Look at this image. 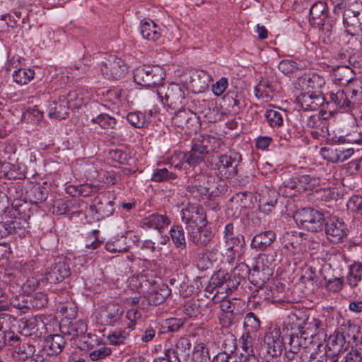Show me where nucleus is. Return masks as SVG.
Instances as JSON below:
<instances>
[{"instance_id":"obj_1","label":"nucleus","mask_w":362,"mask_h":362,"mask_svg":"<svg viewBox=\"0 0 362 362\" xmlns=\"http://www.w3.org/2000/svg\"><path fill=\"white\" fill-rule=\"evenodd\" d=\"M243 271L249 275L250 282L257 287L262 286L273 274L272 264L269 256L259 255L255 261L252 269L245 264H239L235 271Z\"/></svg>"},{"instance_id":"obj_2","label":"nucleus","mask_w":362,"mask_h":362,"mask_svg":"<svg viewBox=\"0 0 362 362\" xmlns=\"http://www.w3.org/2000/svg\"><path fill=\"white\" fill-rule=\"evenodd\" d=\"M319 183V180L308 175H302L286 180L279 187V194L286 197L311 189Z\"/></svg>"},{"instance_id":"obj_3","label":"nucleus","mask_w":362,"mask_h":362,"mask_svg":"<svg viewBox=\"0 0 362 362\" xmlns=\"http://www.w3.org/2000/svg\"><path fill=\"white\" fill-rule=\"evenodd\" d=\"M293 218L302 228L313 233L322 230L325 221L322 214L311 208L298 210Z\"/></svg>"},{"instance_id":"obj_4","label":"nucleus","mask_w":362,"mask_h":362,"mask_svg":"<svg viewBox=\"0 0 362 362\" xmlns=\"http://www.w3.org/2000/svg\"><path fill=\"white\" fill-rule=\"evenodd\" d=\"M165 74L158 66L144 65L134 71V80L138 85L144 87H154L160 85L164 79Z\"/></svg>"},{"instance_id":"obj_5","label":"nucleus","mask_w":362,"mask_h":362,"mask_svg":"<svg viewBox=\"0 0 362 362\" xmlns=\"http://www.w3.org/2000/svg\"><path fill=\"white\" fill-rule=\"evenodd\" d=\"M240 160V156L235 152L219 156L214 167L216 175L221 180L235 176Z\"/></svg>"},{"instance_id":"obj_6","label":"nucleus","mask_w":362,"mask_h":362,"mask_svg":"<svg viewBox=\"0 0 362 362\" xmlns=\"http://www.w3.org/2000/svg\"><path fill=\"white\" fill-rule=\"evenodd\" d=\"M185 91L186 89L180 84L171 83L168 86L164 97L160 90H157V95L163 104L173 110H180L187 102Z\"/></svg>"},{"instance_id":"obj_7","label":"nucleus","mask_w":362,"mask_h":362,"mask_svg":"<svg viewBox=\"0 0 362 362\" xmlns=\"http://www.w3.org/2000/svg\"><path fill=\"white\" fill-rule=\"evenodd\" d=\"M298 332H292L289 336V341L287 344L284 343L285 357L288 361H291L295 358V355L299 352L300 348H306L313 341L308 338V332L302 330L304 327H300L298 325Z\"/></svg>"},{"instance_id":"obj_8","label":"nucleus","mask_w":362,"mask_h":362,"mask_svg":"<svg viewBox=\"0 0 362 362\" xmlns=\"http://www.w3.org/2000/svg\"><path fill=\"white\" fill-rule=\"evenodd\" d=\"M124 313L122 305L117 303H109L100 308L99 319L104 325L119 326L125 322Z\"/></svg>"},{"instance_id":"obj_9","label":"nucleus","mask_w":362,"mask_h":362,"mask_svg":"<svg viewBox=\"0 0 362 362\" xmlns=\"http://www.w3.org/2000/svg\"><path fill=\"white\" fill-rule=\"evenodd\" d=\"M71 270L68 259L65 257H57L54 262L47 267L45 276L46 280L51 284H57L69 277Z\"/></svg>"},{"instance_id":"obj_10","label":"nucleus","mask_w":362,"mask_h":362,"mask_svg":"<svg viewBox=\"0 0 362 362\" xmlns=\"http://www.w3.org/2000/svg\"><path fill=\"white\" fill-rule=\"evenodd\" d=\"M100 71L104 77L108 79L118 80L122 78L127 71L126 63L120 58L111 55L103 62Z\"/></svg>"},{"instance_id":"obj_11","label":"nucleus","mask_w":362,"mask_h":362,"mask_svg":"<svg viewBox=\"0 0 362 362\" xmlns=\"http://www.w3.org/2000/svg\"><path fill=\"white\" fill-rule=\"evenodd\" d=\"M325 234L329 241L341 243L348 234V228L342 218L331 216L325 223Z\"/></svg>"},{"instance_id":"obj_12","label":"nucleus","mask_w":362,"mask_h":362,"mask_svg":"<svg viewBox=\"0 0 362 362\" xmlns=\"http://www.w3.org/2000/svg\"><path fill=\"white\" fill-rule=\"evenodd\" d=\"M284 338L279 327H274L266 332L264 337V348L269 356L279 357L284 349Z\"/></svg>"},{"instance_id":"obj_13","label":"nucleus","mask_w":362,"mask_h":362,"mask_svg":"<svg viewBox=\"0 0 362 362\" xmlns=\"http://www.w3.org/2000/svg\"><path fill=\"white\" fill-rule=\"evenodd\" d=\"M181 219L189 232V229H196L199 226H204L206 222V216L202 208L188 206L181 211Z\"/></svg>"},{"instance_id":"obj_14","label":"nucleus","mask_w":362,"mask_h":362,"mask_svg":"<svg viewBox=\"0 0 362 362\" xmlns=\"http://www.w3.org/2000/svg\"><path fill=\"white\" fill-rule=\"evenodd\" d=\"M204 142V140L202 141L199 139L194 141L191 151L184 154L183 160L189 166H197L203 162L209 154L208 148Z\"/></svg>"},{"instance_id":"obj_15","label":"nucleus","mask_w":362,"mask_h":362,"mask_svg":"<svg viewBox=\"0 0 362 362\" xmlns=\"http://www.w3.org/2000/svg\"><path fill=\"white\" fill-rule=\"evenodd\" d=\"M298 104L304 110L315 111L324 103L325 98L320 94L315 91L302 93L296 98Z\"/></svg>"},{"instance_id":"obj_16","label":"nucleus","mask_w":362,"mask_h":362,"mask_svg":"<svg viewBox=\"0 0 362 362\" xmlns=\"http://www.w3.org/2000/svg\"><path fill=\"white\" fill-rule=\"evenodd\" d=\"M189 230L187 232L189 240L199 247L206 246L214 237L211 228L205 224L199 226L196 229Z\"/></svg>"},{"instance_id":"obj_17","label":"nucleus","mask_w":362,"mask_h":362,"mask_svg":"<svg viewBox=\"0 0 362 362\" xmlns=\"http://www.w3.org/2000/svg\"><path fill=\"white\" fill-rule=\"evenodd\" d=\"M306 126L310 129V135L315 139H325L328 136L327 122L319 115L309 117Z\"/></svg>"},{"instance_id":"obj_18","label":"nucleus","mask_w":362,"mask_h":362,"mask_svg":"<svg viewBox=\"0 0 362 362\" xmlns=\"http://www.w3.org/2000/svg\"><path fill=\"white\" fill-rule=\"evenodd\" d=\"M309 13L310 24L316 27L322 26L328 16L327 6L324 2H315L310 8Z\"/></svg>"},{"instance_id":"obj_19","label":"nucleus","mask_w":362,"mask_h":362,"mask_svg":"<svg viewBox=\"0 0 362 362\" xmlns=\"http://www.w3.org/2000/svg\"><path fill=\"white\" fill-rule=\"evenodd\" d=\"M170 224V218L165 216L158 214H153L143 219L141 226L143 228L156 229L158 232Z\"/></svg>"},{"instance_id":"obj_20","label":"nucleus","mask_w":362,"mask_h":362,"mask_svg":"<svg viewBox=\"0 0 362 362\" xmlns=\"http://www.w3.org/2000/svg\"><path fill=\"white\" fill-rule=\"evenodd\" d=\"M95 203L93 206H90V210L95 211L98 220L109 217L112 215L114 212L113 201L109 200L104 197L103 199H95Z\"/></svg>"},{"instance_id":"obj_21","label":"nucleus","mask_w":362,"mask_h":362,"mask_svg":"<svg viewBox=\"0 0 362 362\" xmlns=\"http://www.w3.org/2000/svg\"><path fill=\"white\" fill-rule=\"evenodd\" d=\"M140 33L144 39L153 42L157 41L161 35L160 28L150 19L141 22Z\"/></svg>"},{"instance_id":"obj_22","label":"nucleus","mask_w":362,"mask_h":362,"mask_svg":"<svg viewBox=\"0 0 362 362\" xmlns=\"http://www.w3.org/2000/svg\"><path fill=\"white\" fill-rule=\"evenodd\" d=\"M223 238L228 250H232L235 246L242 245L243 236L234 233V227L232 223L226 225L223 231Z\"/></svg>"},{"instance_id":"obj_23","label":"nucleus","mask_w":362,"mask_h":362,"mask_svg":"<svg viewBox=\"0 0 362 362\" xmlns=\"http://www.w3.org/2000/svg\"><path fill=\"white\" fill-rule=\"evenodd\" d=\"M170 289L166 285H162L159 288H153L148 291L146 298L149 304L154 305L163 303L165 298L170 296Z\"/></svg>"},{"instance_id":"obj_24","label":"nucleus","mask_w":362,"mask_h":362,"mask_svg":"<svg viewBox=\"0 0 362 362\" xmlns=\"http://www.w3.org/2000/svg\"><path fill=\"white\" fill-rule=\"evenodd\" d=\"M274 240L275 235L272 231L268 230L260 233L254 236L251 243V247L252 248L262 251L270 246Z\"/></svg>"},{"instance_id":"obj_25","label":"nucleus","mask_w":362,"mask_h":362,"mask_svg":"<svg viewBox=\"0 0 362 362\" xmlns=\"http://www.w3.org/2000/svg\"><path fill=\"white\" fill-rule=\"evenodd\" d=\"M327 346L329 350L339 353L347 348L346 338L344 334L339 331H334L327 340Z\"/></svg>"},{"instance_id":"obj_26","label":"nucleus","mask_w":362,"mask_h":362,"mask_svg":"<svg viewBox=\"0 0 362 362\" xmlns=\"http://www.w3.org/2000/svg\"><path fill=\"white\" fill-rule=\"evenodd\" d=\"M66 341L63 336L61 334H51L47 337L45 339V346L48 347V354H60L64 346Z\"/></svg>"},{"instance_id":"obj_27","label":"nucleus","mask_w":362,"mask_h":362,"mask_svg":"<svg viewBox=\"0 0 362 362\" xmlns=\"http://www.w3.org/2000/svg\"><path fill=\"white\" fill-rule=\"evenodd\" d=\"M178 110L173 117V123L182 129H190L192 126V122L194 121L195 117H193L192 113L189 111L181 110V109Z\"/></svg>"},{"instance_id":"obj_28","label":"nucleus","mask_w":362,"mask_h":362,"mask_svg":"<svg viewBox=\"0 0 362 362\" xmlns=\"http://www.w3.org/2000/svg\"><path fill=\"white\" fill-rule=\"evenodd\" d=\"M27 199L31 203L37 204L45 202L48 195V192L46 187L40 185H32L30 191L26 192Z\"/></svg>"},{"instance_id":"obj_29","label":"nucleus","mask_w":362,"mask_h":362,"mask_svg":"<svg viewBox=\"0 0 362 362\" xmlns=\"http://www.w3.org/2000/svg\"><path fill=\"white\" fill-rule=\"evenodd\" d=\"M348 93L343 90H339L336 93L330 92L329 93L330 100L334 103L339 108L344 111H349L352 109L351 103L349 101Z\"/></svg>"},{"instance_id":"obj_30","label":"nucleus","mask_w":362,"mask_h":362,"mask_svg":"<svg viewBox=\"0 0 362 362\" xmlns=\"http://www.w3.org/2000/svg\"><path fill=\"white\" fill-rule=\"evenodd\" d=\"M333 77L334 81L337 82L341 86H346L354 81V73L352 69L348 66H338L334 71Z\"/></svg>"},{"instance_id":"obj_31","label":"nucleus","mask_w":362,"mask_h":362,"mask_svg":"<svg viewBox=\"0 0 362 362\" xmlns=\"http://www.w3.org/2000/svg\"><path fill=\"white\" fill-rule=\"evenodd\" d=\"M191 348V343L187 337L180 338L175 344V350H167L165 351V356L170 357V354H173L176 360H178V355H188Z\"/></svg>"},{"instance_id":"obj_32","label":"nucleus","mask_w":362,"mask_h":362,"mask_svg":"<svg viewBox=\"0 0 362 362\" xmlns=\"http://www.w3.org/2000/svg\"><path fill=\"white\" fill-rule=\"evenodd\" d=\"M190 185L187 188L189 191H197L200 194H206L209 192V182L204 175H198L189 180Z\"/></svg>"},{"instance_id":"obj_33","label":"nucleus","mask_w":362,"mask_h":362,"mask_svg":"<svg viewBox=\"0 0 362 362\" xmlns=\"http://www.w3.org/2000/svg\"><path fill=\"white\" fill-rule=\"evenodd\" d=\"M172 241L178 249L185 250L187 247L185 232L181 226H173L169 231Z\"/></svg>"},{"instance_id":"obj_34","label":"nucleus","mask_w":362,"mask_h":362,"mask_svg":"<svg viewBox=\"0 0 362 362\" xmlns=\"http://www.w3.org/2000/svg\"><path fill=\"white\" fill-rule=\"evenodd\" d=\"M69 107L65 101H52L49 105V116L52 118L62 119L68 114Z\"/></svg>"},{"instance_id":"obj_35","label":"nucleus","mask_w":362,"mask_h":362,"mask_svg":"<svg viewBox=\"0 0 362 362\" xmlns=\"http://www.w3.org/2000/svg\"><path fill=\"white\" fill-rule=\"evenodd\" d=\"M6 222L8 235L14 234L19 237L25 236L27 233L28 223L23 219H14Z\"/></svg>"},{"instance_id":"obj_36","label":"nucleus","mask_w":362,"mask_h":362,"mask_svg":"<svg viewBox=\"0 0 362 362\" xmlns=\"http://www.w3.org/2000/svg\"><path fill=\"white\" fill-rule=\"evenodd\" d=\"M347 93L349 95V101L354 108L355 103H362V82L360 81H352L347 88Z\"/></svg>"},{"instance_id":"obj_37","label":"nucleus","mask_w":362,"mask_h":362,"mask_svg":"<svg viewBox=\"0 0 362 362\" xmlns=\"http://www.w3.org/2000/svg\"><path fill=\"white\" fill-rule=\"evenodd\" d=\"M362 277V264L356 262L349 266L347 276L348 284L351 287H356L361 281Z\"/></svg>"},{"instance_id":"obj_38","label":"nucleus","mask_w":362,"mask_h":362,"mask_svg":"<svg viewBox=\"0 0 362 362\" xmlns=\"http://www.w3.org/2000/svg\"><path fill=\"white\" fill-rule=\"evenodd\" d=\"M35 76V72L31 69H19L13 74V81L19 85H25L29 83Z\"/></svg>"},{"instance_id":"obj_39","label":"nucleus","mask_w":362,"mask_h":362,"mask_svg":"<svg viewBox=\"0 0 362 362\" xmlns=\"http://www.w3.org/2000/svg\"><path fill=\"white\" fill-rule=\"evenodd\" d=\"M276 193L274 190L268 192V197L262 196L259 199V209L264 213L270 212L276 204Z\"/></svg>"},{"instance_id":"obj_40","label":"nucleus","mask_w":362,"mask_h":362,"mask_svg":"<svg viewBox=\"0 0 362 362\" xmlns=\"http://www.w3.org/2000/svg\"><path fill=\"white\" fill-rule=\"evenodd\" d=\"M255 95L264 101H269L272 98L273 88L270 83L261 81L255 88Z\"/></svg>"},{"instance_id":"obj_41","label":"nucleus","mask_w":362,"mask_h":362,"mask_svg":"<svg viewBox=\"0 0 362 362\" xmlns=\"http://www.w3.org/2000/svg\"><path fill=\"white\" fill-rule=\"evenodd\" d=\"M8 192L9 198L13 199V202H16L18 200H23L26 202L27 194L26 192L24 193L23 185L21 183L18 182L14 185L8 188ZM12 204L14 206H17L18 205L17 203L15 204L14 202H13Z\"/></svg>"},{"instance_id":"obj_42","label":"nucleus","mask_w":362,"mask_h":362,"mask_svg":"<svg viewBox=\"0 0 362 362\" xmlns=\"http://www.w3.org/2000/svg\"><path fill=\"white\" fill-rule=\"evenodd\" d=\"M124 317H125V320H127L129 321L126 328L129 330H133L136 322L141 320L142 313L139 307H132L127 310L126 315H124Z\"/></svg>"},{"instance_id":"obj_43","label":"nucleus","mask_w":362,"mask_h":362,"mask_svg":"<svg viewBox=\"0 0 362 362\" xmlns=\"http://www.w3.org/2000/svg\"><path fill=\"white\" fill-rule=\"evenodd\" d=\"M129 335L126 329L116 330L109 334L107 337V340L112 345L124 344Z\"/></svg>"},{"instance_id":"obj_44","label":"nucleus","mask_w":362,"mask_h":362,"mask_svg":"<svg viewBox=\"0 0 362 362\" xmlns=\"http://www.w3.org/2000/svg\"><path fill=\"white\" fill-rule=\"evenodd\" d=\"M260 324L259 318L253 313H249L246 315L244 320L246 332H257L260 328Z\"/></svg>"},{"instance_id":"obj_45","label":"nucleus","mask_w":362,"mask_h":362,"mask_svg":"<svg viewBox=\"0 0 362 362\" xmlns=\"http://www.w3.org/2000/svg\"><path fill=\"white\" fill-rule=\"evenodd\" d=\"M265 117L272 127H279L283 124L282 113L276 110L269 109L265 112Z\"/></svg>"},{"instance_id":"obj_46","label":"nucleus","mask_w":362,"mask_h":362,"mask_svg":"<svg viewBox=\"0 0 362 362\" xmlns=\"http://www.w3.org/2000/svg\"><path fill=\"white\" fill-rule=\"evenodd\" d=\"M177 177L176 175L172 172H169L166 168L156 169L152 175L151 180L153 182H165L173 180Z\"/></svg>"},{"instance_id":"obj_47","label":"nucleus","mask_w":362,"mask_h":362,"mask_svg":"<svg viewBox=\"0 0 362 362\" xmlns=\"http://www.w3.org/2000/svg\"><path fill=\"white\" fill-rule=\"evenodd\" d=\"M127 119L129 124L136 128H141L146 122V117L140 112H132L128 113Z\"/></svg>"},{"instance_id":"obj_48","label":"nucleus","mask_w":362,"mask_h":362,"mask_svg":"<svg viewBox=\"0 0 362 362\" xmlns=\"http://www.w3.org/2000/svg\"><path fill=\"white\" fill-rule=\"evenodd\" d=\"M90 121L93 123L98 124L102 128L104 129L112 128L116 123L115 119L107 114H100L96 117H93Z\"/></svg>"},{"instance_id":"obj_49","label":"nucleus","mask_w":362,"mask_h":362,"mask_svg":"<svg viewBox=\"0 0 362 362\" xmlns=\"http://www.w3.org/2000/svg\"><path fill=\"white\" fill-rule=\"evenodd\" d=\"M253 341V337L248 332L243 333L240 339L243 350L251 356H254Z\"/></svg>"},{"instance_id":"obj_50","label":"nucleus","mask_w":362,"mask_h":362,"mask_svg":"<svg viewBox=\"0 0 362 362\" xmlns=\"http://www.w3.org/2000/svg\"><path fill=\"white\" fill-rule=\"evenodd\" d=\"M279 69L284 74H288L293 71L300 69V65L296 62L291 59L282 60L278 65Z\"/></svg>"},{"instance_id":"obj_51","label":"nucleus","mask_w":362,"mask_h":362,"mask_svg":"<svg viewBox=\"0 0 362 362\" xmlns=\"http://www.w3.org/2000/svg\"><path fill=\"white\" fill-rule=\"evenodd\" d=\"M129 285L132 289H139L143 287H147L151 284L148 280L146 279L145 276L142 274L134 275L128 279Z\"/></svg>"},{"instance_id":"obj_52","label":"nucleus","mask_w":362,"mask_h":362,"mask_svg":"<svg viewBox=\"0 0 362 362\" xmlns=\"http://www.w3.org/2000/svg\"><path fill=\"white\" fill-rule=\"evenodd\" d=\"M304 81H306V86L313 90L321 88L325 84V78L318 74H313Z\"/></svg>"},{"instance_id":"obj_53","label":"nucleus","mask_w":362,"mask_h":362,"mask_svg":"<svg viewBox=\"0 0 362 362\" xmlns=\"http://www.w3.org/2000/svg\"><path fill=\"white\" fill-rule=\"evenodd\" d=\"M112 354V349L107 346H103L96 349L89 353V357L92 361H98L103 359Z\"/></svg>"},{"instance_id":"obj_54","label":"nucleus","mask_w":362,"mask_h":362,"mask_svg":"<svg viewBox=\"0 0 362 362\" xmlns=\"http://www.w3.org/2000/svg\"><path fill=\"white\" fill-rule=\"evenodd\" d=\"M35 349L34 346L24 343L20 345L16 353L19 359L23 361L28 358L30 356H32L35 353Z\"/></svg>"},{"instance_id":"obj_55","label":"nucleus","mask_w":362,"mask_h":362,"mask_svg":"<svg viewBox=\"0 0 362 362\" xmlns=\"http://www.w3.org/2000/svg\"><path fill=\"white\" fill-rule=\"evenodd\" d=\"M347 207L351 211L362 215V196H353L348 202Z\"/></svg>"},{"instance_id":"obj_56","label":"nucleus","mask_w":362,"mask_h":362,"mask_svg":"<svg viewBox=\"0 0 362 362\" xmlns=\"http://www.w3.org/2000/svg\"><path fill=\"white\" fill-rule=\"evenodd\" d=\"M19 339V337L13 332L3 331L0 332V343H3L5 345L14 346Z\"/></svg>"},{"instance_id":"obj_57","label":"nucleus","mask_w":362,"mask_h":362,"mask_svg":"<svg viewBox=\"0 0 362 362\" xmlns=\"http://www.w3.org/2000/svg\"><path fill=\"white\" fill-rule=\"evenodd\" d=\"M343 327H344V331L346 332V334L349 337H351L354 341L358 340L361 333V327L359 325L348 322L346 324L343 325Z\"/></svg>"},{"instance_id":"obj_58","label":"nucleus","mask_w":362,"mask_h":362,"mask_svg":"<svg viewBox=\"0 0 362 362\" xmlns=\"http://www.w3.org/2000/svg\"><path fill=\"white\" fill-rule=\"evenodd\" d=\"M47 303V296L45 293L37 292L30 299V304L33 308L41 309Z\"/></svg>"},{"instance_id":"obj_59","label":"nucleus","mask_w":362,"mask_h":362,"mask_svg":"<svg viewBox=\"0 0 362 362\" xmlns=\"http://www.w3.org/2000/svg\"><path fill=\"white\" fill-rule=\"evenodd\" d=\"M183 313L189 317H196L199 315V306L194 301H188L183 306Z\"/></svg>"},{"instance_id":"obj_60","label":"nucleus","mask_w":362,"mask_h":362,"mask_svg":"<svg viewBox=\"0 0 362 362\" xmlns=\"http://www.w3.org/2000/svg\"><path fill=\"white\" fill-rule=\"evenodd\" d=\"M305 326L308 330L310 332V337H313L314 334H316V331L319 329L322 325V322L314 317H308L304 322Z\"/></svg>"},{"instance_id":"obj_61","label":"nucleus","mask_w":362,"mask_h":362,"mask_svg":"<svg viewBox=\"0 0 362 362\" xmlns=\"http://www.w3.org/2000/svg\"><path fill=\"white\" fill-rule=\"evenodd\" d=\"M323 158L332 163H338L336 146L323 147L321 148Z\"/></svg>"},{"instance_id":"obj_62","label":"nucleus","mask_w":362,"mask_h":362,"mask_svg":"<svg viewBox=\"0 0 362 362\" xmlns=\"http://www.w3.org/2000/svg\"><path fill=\"white\" fill-rule=\"evenodd\" d=\"M341 362H362V351L351 349L346 354Z\"/></svg>"},{"instance_id":"obj_63","label":"nucleus","mask_w":362,"mask_h":362,"mask_svg":"<svg viewBox=\"0 0 362 362\" xmlns=\"http://www.w3.org/2000/svg\"><path fill=\"white\" fill-rule=\"evenodd\" d=\"M109 155L113 161L117 162L120 164H124L127 162V154L120 149L110 150Z\"/></svg>"},{"instance_id":"obj_64","label":"nucleus","mask_w":362,"mask_h":362,"mask_svg":"<svg viewBox=\"0 0 362 362\" xmlns=\"http://www.w3.org/2000/svg\"><path fill=\"white\" fill-rule=\"evenodd\" d=\"M337 160L339 162H344V160L349 159L353 154L354 150L351 148H344L342 146H337Z\"/></svg>"}]
</instances>
